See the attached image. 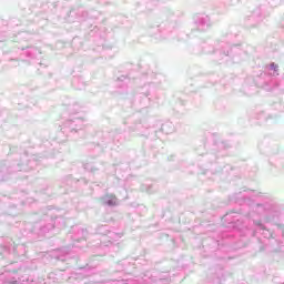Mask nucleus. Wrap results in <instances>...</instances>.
<instances>
[{"label":"nucleus","instance_id":"f257e3e1","mask_svg":"<svg viewBox=\"0 0 284 284\" xmlns=\"http://www.w3.org/2000/svg\"><path fill=\"white\" fill-rule=\"evenodd\" d=\"M105 204L110 205V206H115L118 205V199L114 194H108L104 197Z\"/></svg>","mask_w":284,"mask_h":284}]
</instances>
